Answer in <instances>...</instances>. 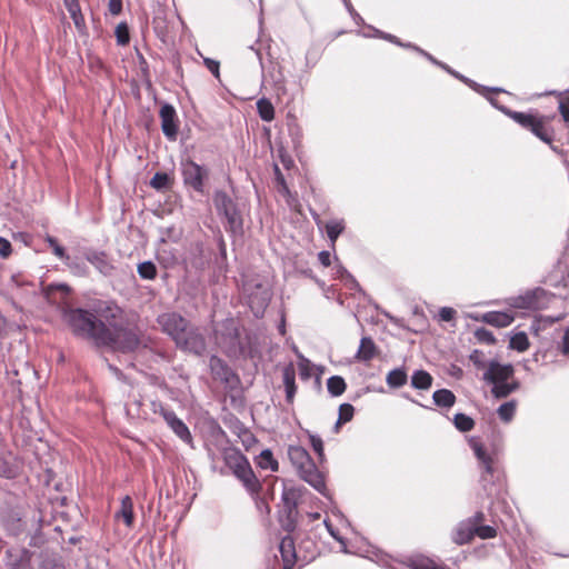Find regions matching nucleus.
<instances>
[{
	"label": "nucleus",
	"mask_w": 569,
	"mask_h": 569,
	"mask_svg": "<svg viewBox=\"0 0 569 569\" xmlns=\"http://www.w3.org/2000/svg\"><path fill=\"white\" fill-rule=\"evenodd\" d=\"M408 567L411 569H447L432 559L425 556H415L408 559Z\"/></svg>",
	"instance_id": "obj_18"
},
{
	"label": "nucleus",
	"mask_w": 569,
	"mask_h": 569,
	"mask_svg": "<svg viewBox=\"0 0 569 569\" xmlns=\"http://www.w3.org/2000/svg\"><path fill=\"white\" fill-rule=\"evenodd\" d=\"M213 203L216 206L217 211L220 214L224 211H228L229 208L234 206L232 199L223 191H217L214 193Z\"/></svg>",
	"instance_id": "obj_28"
},
{
	"label": "nucleus",
	"mask_w": 569,
	"mask_h": 569,
	"mask_svg": "<svg viewBox=\"0 0 569 569\" xmlns=\"http://www.w3.org/2000/svg\"><path fill=\"white\" fill-rule=\"evenodd\" d=\"M177 346L194 355H202L206 351V340L198 328L189 326L184 335L177 342Z\"/></svg>",
	"instance_id": "obj_7"
},
{
	"label": "nucleus",
	"mask_w": 569,
	"mask_h": 569,
	"mask_svg": "<svg viewBox=\"0 0 569 569\" xmlns=\"http://www.w3.org/2000/svg\"><path fill=\"white\" fill-rule=\"evenodd\" d=\"M172 178L166 172H157L150 180V186L156 190H163L170 188Z\"/></svg>",
	"instance_id": "obj_34"
},
{
	"label": "nucleus",
	"mask_w": 569,
	"mask_h": 569,
	"mask_svg": "<svg viewBox=\"0 0 569 569\" xmlns=\"http://www.w3.org/2000/svg\"><path fill=\"white\" fill-rule=\"evenodd\" d=\"M44 293L50 303L62 305L70 293V288L63 283L50 284L46 288Z\"/></svg>",
	"instance_id": "obj_13"
},
{
	"label": "nucleus",
	"mask_w": 569,
	"mask_h": 569,
	"mask_svg": "<svg viewBox=\"0 0 569 569\" xmlns=\"http://www.w3.org/2000/svg\"><path fill=\"white\" fill-rule=\"evenodd\" d=\"M310 442H311V446H312L313 450L320 457H322L323 456V443H322V440L319 437H317V436H311L310 437Z\"/></svg>",
	"instance_id": "obj_54"
},
{
	"label": "nucleus",
	"mask_w": 569,
	"mask_h": 569,
	"mask_svg": "<svg viewBox=\"0 0 569 569\" xmlns=\"http://www.w3.org/2000/svg\"><path fill=\"white\" fill-rule=\"evenodd\" d=\"M84 258L103 276L112 274L114 267L111 259L104 251L88 250Z\"/></svg>",
	"instance_id": "obj_11"
},
{
	"label": "nucleus",
	"mask_w": 569,
	"mask_h": 569,
	"mask_svg": "<svg viewBox=\"0 0 569 569\" xmlns=\"http://www.w3.org/2000/svg\"><path fill=\"white\" fill-rule=\"evenodd\" d=\"M161 129L169 140H176L178 134L177 113L171 104H163L159 112Z\"/></svg>",
	"instance_id": "obj_9"
},
{
	"label": "nucleus",
	"mask_w": 569,
	"mask_h": 569,
	"mask_svg": "<svg viewBox=\"0 0 569 569\" xmlns=\"http://www.w3.org/2000/svg\"><path fill=\"white\" fill-rule=\"evenodd\" d=\"M516 407L517 402L515 400L502 403L498 408L499 418L505 422L511 421L516 412Z\"/></svg>",
	"instance_id": "obj_37"
},
{
	"label": "nucleus",
	"mask_w": 569,
	"mask_h": 569,
	"mask_svg": "<svg viewBox=\"0 0 569 569\" xmlns=\"http://www.w3.org/2000/svg\"><path fill=\"white\" fill-rule=\"evenodd\" d=\"M0 475L6 478H11L13 476L12 469L7 465L3 459H0Z\"/></svg>",
	"instance_id": "obj_57"
},
{
	"label": "nucleus",
	"mask_w": 569,
	"mask_h": 569,
	"mask_svg": "<svg viewBox=\"0 0 569 569\" xmlns=\"http://www.w3.org/2000/svg\"><path fill=\"white\" fill-rule=\"evenodd\" d=\"M62 316L73 333L92 340L96 345L110 341L108 327L93 313L82 309L63 308Z\"/></svg>",
	"instance_id": "obj_1"
},
{
	"label": "nucleus",
	"mask_w": 569,
	"mask_h": 569,
	"mask_svg": "<svg viewBox=\"0 0 569 569\" xmlns=\"http://www.w3.org/2000/svg\"><path fill=\"white\" fill-rule=\"evenodd\" d=\"M376 355V346L371 338L365 337L360 341L357 358L362 361L371 360Z\"/></svg>",
	"instance_id": "obj_21"
},
{
	"label": "nucleus",
	"mask_w": 569,
	"mask_h": 569,
	"mask_svg": "<svg viewBox=\"0 0 569 569\" xmlns=\"http://www.w3.org/2000/svg\"><path fill=\"white\" fill-rule=\"evenodd\" d=\"M355 409L350 403H342L339 407V419L337 421V425L348 422L353 417Z\"/></svg>",
	"instance_id": "obj_45"
},
{
	"label": "nucleus",
	"mask_w": 569,
	"mask_h": 569,
	"mask_svg": "<svg viewBox=\"0 0 569 569\" xmlns=\"http://www.w3.org/2000/svg\"><path fill=\"white\" fill-rule=\"evenodd\" d=\"M182 176L186 184L192 187L198 192L203 191V181L208 176L203 167L188 160L182 163Z\"/></svg>",
	"instance_id": "obj_8"
},
{
	"label": "nucleus",
	"mask_w": 569,
	"mask_h": 569,
	"mask_svg": "<svg viewBox=\"0 0 569 569\" xmlns=\"http://www.w3.org/2000/svg\"><path fill=\"white\" fill-rule=\"evenodd\" d=\"M114 34H116L118 44L126 46L129 43L130 36H129V28H128L127 23H124V22L119 23L116 27Z\"/></svg>",
	"instance_id": "obj_43"
},
{
	"label": "nucleus",
	"mask_w": 569,
	"mask_h": 569,
	"mask_svg": "<svg viewBox=\"0 0 569 569\" xmlns=\"http://www.w3.org/2000/svg\"><path fill=\"white\" fill-rule=\"evenodd\" d=\"M257 110L263 121H271L274 118V108L267 98L257 101Z\"/></svg>",
	"instance_id": "obj_25"
},
{
	"label": "nucleus",
	"mask_w": 569,
	"mask_h": 569,
	"mask_svg": "<svg viewBox=\"0 0 569 569\" xmlns=\"http://www.w3.org/2000/svg\"><path fill=\"white\" fill-rule=\"evenodd\" d=\"M510 348L523 352L529 348V340L525 332H517L510 339Z\"/></svg>",
	"instance_id": "obj_38"
},
{
	"label": "nucleus",
	"mask_w": 569,
	"mask_h": 569,
	"mask_svg": "<svg viewBox=\"0 0 569 569\" xmlns=\"http://www.w3.org/2000/svg\"><path fill=\"white\" fill-rule=\"evenodd\" d=\"M221 214H223L227 220V229L229 231L238 233L242 230V218L236 204Z\"/></svg>",
	"instance_id": "obj_16"
},
{
	"label": "nucleus",
	"mask_w": 569,
	"mask_h": 569,
	"mask_svg": "<svg viewBox=\"0 0 569 569\" xmlns=\"http://www.w3.org/2000/svg\"><path fill=\"white\" fill-rule=\"evenodd\" d=\"M561 351L563 355H569V328L565 331Z\"/></svg>",
	"instance_id": "obj_61"
},
{
	"label": "nucleus",
	"mask_w": 569,
	"mask_h": 569,
	"mask_svg": "<svg viewBox=\"0 0 569 569\" xmlns=\"http://www.w3.org/2000/svg\"><path fill=\"white\" fill-rule=\"evenodd\" d=\"M64 6L67 7V9L69 11V13L74 22L76 28L79 31H82L86 28V22H84L83 16L81 13V9H80L78 0H68V2L64 3Z\"/></svg>",
	"instance_id": "obj_20"
},
{
	"label": "nucleus",
	"mask_w": 569,
	"mask_h": 569,
	"mask_svg": "<svg viewBox=\"0 0 569 569\" xmlns=\"http://www.w3.org/2000/svg\"><path fill=\"white\" fill-rule=\"evenodd\" d=\"M453 423L459 431L467 432L473 429L475 421L472 418L465 413H457L453 418Z\"/></svg>",
	"instance_id": "obj_39"
},
{
	"label": "nucleus",
	"mask_w": 569,
	"mask_h": 569,
	"mask_svg": "<svg viewBox=\"0 0 569 569\" xmlns=\"http://www.w3.org/2000/svg\"><path fill=\"white\" fill-rule=\"evenodd\" d=\"M110 341L100 342V346L110 347L113 350L130 352L140 346V335L136 328H124L114 326L112 329L108 328Z\"/></svg>",
	"instance_id": "obj_4"
},
{
	"label": "nucleus",
	"mask_w": 569,
	"mask_h": 569,
	"mask_svg": "<svg viewBox=\"0 0 569 569\" xmlns=\"http://www.w3.org/2000/svg\"><path fill=\"white\" fill-rule=\"evenodd\" d=\"M411 385L416 389H429L432 385V377L425 370H418L411 377Z\"/></svg>",
	"instance_id": "obj_24"
},
{
	"label": "nucleus",
	"mask_w": 569,
	"mask_h": 569,
	"mask_svg": "<svg viewBox=\"0 0 569 569\" xmlns=\"http://www.w3.org/2000/svg\"><path fill=\"white\" fill-rule=\"evenodd\" d=\"M158 323L177 343L190 326L188 320L177 312H166L158 317Z\"/></svg>",
	"instance_id": "obj_5"
},
{
	"label": "nucleus",
	"mask_w": 569,
	"mask_h": 569,
	"mask_svg": "<svg viewBox=\"0 0 569 569\" xmlns=\"http://www.w3.org/2000/svg\"><path fill=\"white\" fill-rule=\"evenodd\" d=\"M296 391H297V386L286 387V397H287L288 402H292Z\"/></svg>",
	"instance_id": "obj_64"
},
{
	"label": "nucleus",
	"mask_w": 569,
	"mask_h": 569,
	"mask_svg": "<svg viewBox=\"0 0 569 569\" xmlns=\"http://www.w3.org/2000/svg\"><path fill=\"white\" fill-rule=\"evenodd\" d=\"M545 117H538L530 131L542 141L550 143L552 141V137L548 133L545 127Z\"/></svg>",
	"instance_id": "obj_32"
},
{
	"label": "nucleus",
	"mask_w": 569,
	"mask_h": 569,
	"mask_svg": "<svg viewBox=\"0 0 569 569\" xmlns=\"http://www.w3.org/2000/svg\"><path fill=\"white\" fill-rule=\"evenodd\" d=\"M407 382V375L401 369H393L387 376V383L392 388H399Z\"/></svg>",
	"instance_id": "obj_36"
},
{
	"label": "nucleus",
	"mask_w": 569,
	"mask_h": 569,
	"mask_svg": "<svg viewBox=\"0 0 569 569\" xmlns=\"http://www.w3.org/2000/svg\"><path fill=\"white\" fill-rule=\"evenodd\" d=\"M485 515L479 511L467 522L468 526H480L479 523L483 520Z\"/></svg>",
	"instance_id": "obj_59"
},
{
	"label": "nucleus",
	"mask_w": 569,
	"mask_h": 569,
	"mask_svg": "<svg viewBox=\"0 0 569 569\" xmlns=\"http://www.w3.org/2000/svg\"><path fill=\"white\" fill-rule=\"evenodd\" d=\"M473 537L475 533L472 526H468L466 522L460 525V527L457 529L455 541L459 545H465L470 542Z\"/></svg>",
	"instance_id": "obj_35"
},
{
	"label": "nucleus",
	"mask_w": 569,
	"mask_h": 569,
	"mask_svg": "<svg viewBox=\"0 0 569 569\" xmlns=\"http://www.w3.org/2000/svg\"><path fill=\"white\" fill-rule=\"evenodd\" d=\"M288 457L301 479L325 495L326 483L323 476L318 470L308 451L301 446H290L288 448Z\"/></svg>",
	"instance_id": "obj_2"
},
{
	"label": "nucleus",
	"mask_w": 569,
	"mask_h": 569,
	"mask_svg": "<svg viewBox=\"0 0 569 569\" xmlns=\"http://www.w3.org/2000/svg\"><path fill=\"white\" fill-rule=\"evenodd\" d=\"M233 475L242 482L249 493L256 495L260 491L261 485L256 477L249 461L244 462L241 467L236 469Z\"/></svg>",
	"instance_id": "obj_10"
},
{
	"label": "nucleus",
	"mask_w": 569,
	"mask_h": 569,
	"mask_svg": "<svg viewBox=\"0 0 569 569\" xmlns=\"http://www.w3.org/2000/svg\"><path fill=\"white\" fill-rule=\"evenodd\" d=\"M122 10V0H109V11L117 16Z\"/></svg>",
	"instance_id": "obj_56"
},
{
	"label": "nucleus",
	"mask_w": 569,
	"mask_h": 569,
	"mask_svg": "<svg viewBox=\"0 0 569 569\" xmlns=\"http://www.w3.org/2000/svg\"><path fill=\"white\" fill-rule=\"evenodd\" d=\"M318 259L323 267H329L331 263L330 253L328 251H321L318 254Z\"/></svg>",
	"instance_id": "obj_58"
},
{
	"label": "nucleus",
	"mask_w": 569,
	"mask_h": 569,
	"mask_svg": "<svg viewBox=\"0 0 569 569\" xmlns=\"http://www.w3.org/2000/svg\"><path fill=\"white\" fill-rule=\"evenodd\" d=\"M274 174H276V182H277L278 191L283 194H288L289 193L288 186H287L284 177L281 173L278 166H274Z\"/></svg>",
	"instance_id": "obj_48"
},
{
	"label": "nucleus",
	"mask_w": 569,
	"mask_h": 569,
	"mask_svg": "<svg viewBox=\"0 0 569 569\" xmlns=\"http://www.w3.org/2000/svg\"><path fill=\"white\" fill-rule=\"evenodd\" d=\"M40 569H66L64 565L56 559L44 560Z\"/></svg>",
	"instance_id": "obj_52"
},
{
	"label": "nucleus",
	"mask_w": 569,
	"mask_h": 569,
	"mask_svg": "<svg viewBox=\"0 0 569 569\" xmlns=\"http://www.w3.org/2000/svg\"><path fill=\"white\" fill-rule=\"evenodd\" d=\"M64 264L70 269V271L77 276L87 274V267L83 263L73 261V260H63Z\"/></svg>",
	"instance_id": "obj_47"
},
{
	"label": "nucleus",
	"mask_w": 569,
	"mask_h": 569,
	"mask_svg": "<svg viewBox=\"0 0 569 569\" xmlns=\"http://www.w3.org/2000/svg\"><path fill=\"white\" fill-rule=\"evenodd\" d=\"M456 311L452 308L443 307L439 311V317L442 321H451L455 317Z\"/></svg>",
	"instance_id": "obj_55"
},
{
	"label": "nucleus",
	"mask_w": 569,
	"mask_h": 569,
	"mask_svg": "<svg viewBox=\"0 0 569 569\" xmlns=\"http://www.w3.org/2000/svg\"><path fill=\"white\" fill-rule=\"evenodd\" d=\"M23 552L21 550L9 549L6 551V566L10 569H17L22 567Z\"/></svg>",
	"instance_id": "obj_31"
},
{
	"label": "nucleus",
	"mask_w": 569,
	"mask_h": 569,
	"mask_svg": "<svg viewBox=\"0 0 569 569\" xmlns=\"http://www.w3.org/2000/svg\"><path fill=\"white\" fill-rule=\"evenodd\" d=\"M559 111L566 122H569V106L561 101L559 104Z\"/></svg>",
	"instance_id": "obj_60"
},
{
	"label": "nucleus",
	"mask_w": 569,
	"mask_h": 569,
	"mask_svg": "<svg viewBox=\"0 0 569 569\" xmlns=\"http://www.w3.org/2000/svg\"><path fill=\"white\" fill-rule=\"evenodd\" d=\"M217 343L227 352L234 351L239 346V332L233 319H226L216 330Z\"/></svg>",
	"instance_id": "obj_6"
},
{
	"label": "nucleus",
	"mask_w": 569,
	"mask_h": 569,
	"mask_svg": "<svg viewBox=\"0 0 569 569\" xmlns=\"http://www.w3.org/2000/svg\"><path fill=\"white\" fill-rule=\"evenodd\" d=\"M177 418L178 417L176 413L169 409L162 416V419L167 422L168 426H170L171 421L176 420Z\"/></svg>",
	"instance_id": "obj_63"
},
{
	"label": "nucleus",
	"mask_w": 569,
	"mask_h": 569,
	"mask_svg": "<svg viewBox=\"0 0 569 569\" xmlns=\"http://www.w3.org/2000/svg\"><path fill=\"white\" fill-rule=\"evenodd\" d=\"M11 243L4 238H0V257L6 259L11 254Z\"/></svg>",
	"instance_id": "obj_50"
},
{
	"label": "nucleus",
	"mask_w": 569,
	"mask_h": 569,
	"mask_svg": "<svg viewBox=\"0 0 569 569\" xmlns=\"http://www.w3.org/2000/svg\"><path fill=\"white\" fill-rule=\"evenodd\" d=\"M138 273L142 279L153 280L157 277V267L151 261H144L138 264Z\"/></svg>",
	"instance_id": "obj_40"
},
{
	"label": "nucleus",
	"mask_w": 569,
	"mask_h": 569,
	"mask_svg": "<svg viewBox=\"0 0 569 569\" xmlns=\"http://www.w3.org/2000/svg\"><path fill=\"white\" fill-rule=\"evenodd\" d=\"M283 385L286 387H295L296 372L292 365L287 366L282 372Z\"/></svg>",
	"instance_id": "obj_46"
},
{
	"label": "nucleus",
	"mask_w": 569,
	"mask_h": 569,
	"mask_svg": "<svg viewBox=\"0 0 569 569\" xmlns=\"http://www.w3.org/2000/svg\"><path fill=\"white\" fill-rule=\"evenodd\" d=\"M476 335H477L479 340L485 341L487 343H495L496 342V339L492 336V333L487 331V330H485V329L477 330Z\"/></svg>",
	"instance_id": "obj_53"
},
{
	"label": "nucleus",
	"mask_w": 569,
	"mask_h": 569,
	"mask_svg": "<svg viewBox=\"0 0 569 569\" xmlns=\"http://www.w3.org/2000/svg\"><path fill=\"white\" fill-rule=\"evenodd\" d=\"M516 307L518 308H536V302L533 301L532 295H527L526 297H520L517 299Z\"/></svg>",
	"instance_id": "obj_49"
},
{
	"label": "nucleus",
	"mask_w": 569,
	"mask_h": 569,
	"mask_svg": "<svg viewBox=\"0 0 569 569\" xmlns=\"http://www.w3.org/2000/svg\"><path fill=\"white\" fill-rule=\"evenodd\" d=\"M117 519H122L127 527H132L134 516H133V502L129 496H126L121 500V508L116 513Z\"/></svg>",
	"instance_id": "obj_17"
},
{
	"label": "nucleus",
	"mask_w": 569,
	"mask_h": 569,
	"mask_svg": "<svg viewBox=\"0 0 569 569\" xmlns=\"http://www.w3.org/2000/svg\"><path fill=\"white\" fill-rule=\"evenodd\" d=\"M433 401L437 406L450 408L455 405L456 396L448 389H440L433 392Z\"/></svg>",
	"instance_id": "obj_23"
},
{
	"label": "nucleus",
	"mask_w": 569,
	"mask_h": 569,
	"mask_svg": "<svg viewBox=\"0 0 569 569\" xmlns=\"http://www.w3.org/2000/svg\"><path fill=\"white\" fill-rule=\"evenodd\" d=\"M279 550L283 560V569H291L296 559L295 543L292 538L284 537L279 545Z\"/></svg>",
	"instance_id": "obj_14"
},
{
	"label": "nucleus",
	"mask_w": 569,
	"mask_h": 569,
	"mask_svg": "<svg viewBox=\"0 0 569 569\" xmlns=\"http://www.w3.org/2000/svg\"><path fill=\"white\" fill-rule=\"evenodd\" d=\"M257 463L261 469H270L271 471H278L279 468L278 461L269 449L263 450L259 455Z\"/></svg>",
	"instance_id": "obj_26"
},
{
	"label": "nucleus",
	"mask_w": 569,
	"mask_h": 569,
	"mask_svg": "<svg viewBox=\"0 0 569 569\" xmlns=\"http://www.w3.org/2000/svg\"><path fill=\"white\" fill-rule=\"evenodd\" d=\"M345 226L342 221H330L326 224V231L329 239L335 242L339 234L343 231Z\"/></svg>",
	"instance_id": "obj_41"
},
{
	"label": "nucleus",
	"mask_w": 569,
	"mask_h": 569,
	"mask_svg": "<svg viewBox=\"0 0 569 569\" xmlns=\"http://www.w3.org/2000/svg\"><path fill=\"white\" fill-rule=\"evenodd\" d=\"M137 407H144L141 411L137 412V416L143 418L146 420L156 421V415L158 413V409H160L161 402L150 401L148 405H142L141 402H133Z\"/></svg>",
	"instance_id": "obj_22"
},
{
	"label": "nucleus",
	"mask_w": 569,
	"mask_h": 569,
	"mask_svg": "<svg viewBox=\"0 0 569 569\" xmlns=\"http://www.w3.org/2000/svg\"><path fill=\"white\" fill-rule=\"evenodd\" d=\"M210 368L214 376L219 377L220 379H223L228 381V376L230 375V370L228 366L218 357H211L210 358Z\"/></svg>",
	"instance_id": "obj_29"
},
{
	"label": "nucleus",
	"mask_w": 569,
	"mask_h": 569,
	"mask_svg": "<svg viewBox=\"0 0 569 569\" xmlns=\"http://www.w3.org/2000/svg\"><path fill=\"white\" fill-rule=\"evenodd\" d=\"M513 367L509 363L501 365L498 361H490L488 363L483 379L493 385L491 392L496 398H506L518 389V382H509L513 377Z\"/></svg>",
	"instance_id": "obj_3"
},
{
	"label": "nucleus",
	"mask_w": 569,
	"mask_h": 569,
	"mask_svg": "<svg viewBox=\"0 0 569 569\" xmlns=\"http://www.w3.org/2000/svg\"><path fill=\"white\" fill-rule=\"evenodd\" d=\"M203 62L206 67L209 69V71L218 78L220 63L210 58H204Z\"/></svg>",
	"instance_id": "obj_51"
},
{
	"label": "nucleus",
	"mask_w": 569,
	"mask_h": 569,
	"mask_svg": "<svg viewBox=\"0 0 569 569\" xmlns=\"http://www.w3.org/2000/svg\"><path fill=\"white\" fill-rule=\"evenodd\" d=\"M475 536L481 539H490L497 536V530L491 526H472Z\"/></svg>",
	"instance_id": "obj_44"
},
{
	"label": "nucleus",
	"mask_w": 569,
	"mask_h": 569,
	"mask_svg": "<svg viewBox=\"0 0 569 569\" xmlns=\"http://www.w3.org/2000/svg\"><path fill=\"white\" fill-rule=\"evenodd\" d=\"M328 391L333 396H341L346 390V382L340 376H332L327 381Z\"/></svg>",
	"instance_id": "obj_33"
},
{
	"label": "nucleus",
	"mask_w": 569,
	"mask_h": 569,
	"mask_svg": "<svg viewBox=\"0 0 569 569\" xmlns=\"http://www.w3.org/2000/svg\"><path fill=\"white\" fill-rule=\"evenodd\" d=\"M483 321L497 328L508 327L513 320V316L502 311H490L483 315Z\"/></svg>",
	"instance_id": "obj_15"
},
{
	"label": "nucleus",
	"mask_w": 569,
	"mask_h": 569,
	"mask_svg": "<svg viewBox=\"0 0 569 569\" xmlns=\"http://www.w3.org/2000/svg\"><path fill=\"white\" fill-rule=\"evenodd\" d=\"M507 114L511 119H513L517 123H519L521 127L529 129V130L535 124V121L538 118L531 113H525V112H518V111H508Z\"/></svg>",
	"instance_id": "obj_27"
},
{
	"label": "nucleus",
	"mask_w": 569,
	"mask_h": 569,
	"mask_svg": "<svg viewBox=\"0 0 569 569\" xmlns=\"http://www.w3.org/2000/svg\"><path fill=\"white\" fill-rule=\"evenodd\" d=\"M471 447L483 468L481 479L483 482H487L489 481V476L495 477V475L498 473V469L495 466L493 459L486 453L481 443L473 441Z\"/></svg>",
	"instance_id": "obj_12"
},
{
	"label": "nucleus",
	"mask_w": 569,
	"mask_h": 569,
	"mask_svg": "<svg viewBox=\"0 0 569 569\" xmlns=\"http://www.w3.org/2000/svg\"><path fill=\"white\" fill-rule=\"evenodd\" d=\"M223 459L232 472L248 461L247 458L236 449H227L223 453Z\"/></svg>",
	"instance_id": "obj_19"
},
{
	"label": "nucleus",
	"mask_w": 569,
	"mask_h": 569,
	"mask_svg": "<svg viewBox=\"0 0 569 569\" xmlns=\"http://www.w3.org/2000/svg\"><path fill=\"white\" fill-rule=\"evenodd\" d=\"M177 418L178 417L176 413L169 409L162 416V419L167 422L168 426H170L171 421L176 420Z\"/></svg>",
	"instance_id": "obj_62"
},
{
	"label": "nucleus",
	"mask_w": 569,
	"mask_h": 569,
	"mask_svg": "<svg viewBox=\"0 0 569 569\" xmlns=\"http://www.w3.org/2000/svg\"><path fill=\"white\" fill-rule=\"evenodd\" d=\"M169 427L181 440L188 443L191 442V433L181 419L177 418L176 420L171 421Z\"/></svg>",
	"instance_id": "obj_30"
},
{
	"label": "nucleus",
	"mask_w": 569,
	"mask_h": 569,
	"mask_svg": "<svg viewBox=\"0 0 569 569\" xmlns=\"http://www.w3.org/2000/svg\"><path fill=\"white\" fill-rule=\"evenodd\" d=\"M46 241L48 242L56 257L61 260H70V257L66 253L64 248L59 244L56 238L48 236Z\"/></svg>",
	"instance_id": "obj_42"
}]
</instances>
